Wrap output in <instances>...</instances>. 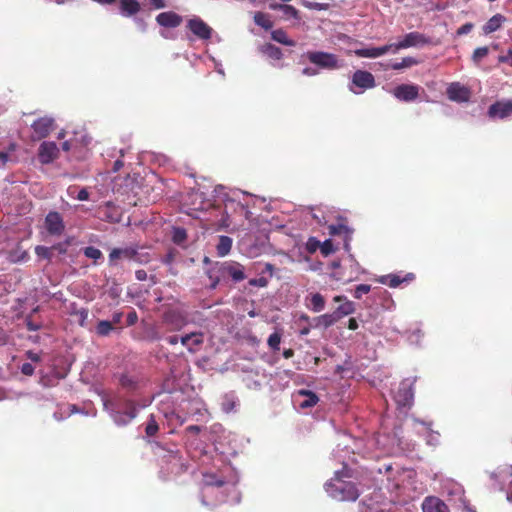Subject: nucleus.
<instances>
[{
	"label": "nucleus",
	"mask_w": 512,
	"mask_h": 512,
	"mask_svg": "<svg viewBox=\"0 0 512 512\" xmlns=\"http://www.w3.org/2000/svg\"><path fill=\"white\" fill-rule=\"evenodd\" d=\"M106 410L110 411L113 421L118 426L127 425L136 418L138 410L137 405L130 399H112L104 402Z\"/></svg>",
	"instance_id": "1"
},
{
	"label": "nucleus",
	"mask_w": 512,
	"mask_h": 512,
	"mask_svg": "<svg viewBox=\"0 0 512 512\" xmlns=\"http://www.w3.org/2000/svg\"><path fill=\"white\" fill-rule=\"evenodd\" d=\"M325 490L337 501H356L360 496L357 486L353 482L341 480L338 472L334 479L325 484Z\"/></svg>",
	"instance_id": "2"
},
{
	"label": "nucleus",
	"mask_w": 512,
	"mask_h": 512,
	"mask_svg": "<svg viewBox=\"0 0 512 512\" xmlns=\"http://www.w3.org/2000/svg\"><path fill=\"white\" fill-rule=\"evenodd\" d=\"M122 260L133 261L138 264H147L150 262L151 257L147 252H140L136 246L113 248L108 256V265L110 267H118Z\"/></svg>",
	"instance_id": "3"
},
{
	"label": "nucleus",
	"mask_w": 512,
	"mask_h": 512,
	"mask_svg": "<svg viewBox=\"0 0 512 512\" xmlns=\"http://www.w3.org/2000/svg\"><path fill=\"white\" fill-rule=\"evenodd\" d=\"M307 60L321 69L333 70L339 68L338 57L324 51H308L304 54Z\"/></svg>",
	"instance_id": "4"
},
{
	"label": "nucleus",
	"mask_w": 512,
	"mask_h": 512,
	"mask_svg": "<svg viewBox=\"0 0 512 512\" xmlns=\"http://www.w3.org/2000/svg\"><path fill=\"white\" fill-rule=\"evenodd\" d=\"M415 382H416V377L406 378L400 382L398 389L394 395V399L399 406L407 407L412 404L413 399H414L413 387H414Z\"/></svg>",
	"instance_id": "5"
},
{
	"label": "nucleus",
	"mask_w": 512,
	"mask_h": 512,
	"mask_svg": "<svg viewBox=\"0 0 512 512\" xmlns=\"http://www.w3.org/2000/svg\"><path fill=\"white\" fill-rule=\"evenodd\" d=\"M162 323L171 332L182 330L188 323L184 312L177 309H168L162 315Z\"/></svg>",
	"instance_id": "6"
},
{
	"label": "nucleus",
	"mask_w": 512,
	"mask_h": 512,
	"mask_svg": "<svg viewBox=\"0 0 512 512\" xmlns=\"http://www.w3.org/2000/svg\"><path fill=\"white\" fill-rule=\"evenodd\" d=\"M223 279L231 278L234 282H240L246 278L244 267L238 262L225 261L216 266Z\"/></svg>",
	"instance_id": "7"
},
{
	"label": "nucleus",
	"mask_w": 512,
	"mask_h": 512,
	"mask_svg": "<svg viewBox=\"0 0 512 512\" xmlns=\"http://www.w3.org/2000/svg\"><path fill=\"white\" fill-rule=\"evenodd\" d=\"M44 228L48 235L60 237L65 231L63 216L57 211H50L45 216Z\"/></svg>",
	"instance_id": "8"
},
{
	"label": "nucleus",
	"mask_w": 512,
	"mask_h": 512,
	"mask_svg": "<svg viewBox=\"0 0 512 512\" xmlns=\"http://www.w3.org/2000/svg\"><path fill=\"white\" fill-rule=\"evenodd\" d=\"M352 84L360 89L357 91L350 87V90L355 94H359L366 89L374 88L376 85L373 74L364 70H357L354 72L352 76Z\"/></svg>",
	"instance_id": "9"
},
{
	"label": "nucleus",
	"mask_w": 512,
	"mask_h": 512,
	"mask_svg": "<svg viewBox=\"0 0 512 512\" xmlns=\"http://www.w3.org/2000/svg\"><path fill=\"white\" fill-rule=\"evenodd\" d=\"M429 40L419 32H410L404 36V38L397 42L391 43L393 52H396L401 49H406L409 47H414L418 45L428 44Z\"/></svg>",
	"instance_id": "10"
},
{
	"label": "nucleus",
	"mask_w": 512,
	"mask_h": 512,
	"mask_svg": "<svg viewBox=\"0 0 512 512\" xmlns=\"http://www.w3.org/2000/svg\"><path fill=\"white\" fill-rule=\"evenodd\" d=\"M187 28L201 40H209L212 37L213 29L199 17L189 19Z\"/></svg>",
	"instance_id": "11"
},
{
	"label": "nucleus",
	"mask_w": 512,
	"mask_h": 512,
	"mask_svg": "<svg viewBox=\"0 0 512 512\" xmlns=\"http://www.w3.org/2000/svg\"><path fill=\"white\" fill-rule=\"evenodd\" d=\"M421 87L415 84H400L393 90V95L400 101L412 102L419 97Z\"/></svg>",
	"instance_id": "12"
},
{
	"label": "nucleus",
	"mask_w": 512,
	"mask_h": 512,
	"mask_svg": "<svg viewBox=\"0 0 512 512\" xmlns=\"http://www.w3.org/2000/svg\"><path fill=\"white\" fill-rule=\"evenodd\" d=\"M55 123L54 119L48 116H44L35 120L31 127L33 129V133L35 134L37 139L46 138L50 132L54 129Z\"/></svg>",
	"instance_id": "13"
},
{
	"label": "nucleus",
	"mask_w": 512,
	"mask_h": 512,
	"mask_svg": "<svg viewBox=\"0 0 512 512\" xmlns=\"http://www.w3.org/2000/svg\"><path fill=\"white\" fill-rule=\"evenodd\" d=\"M59 154V149L55 142L45 141L38 149V159L42 164L53 162Z\"/></svg>",
	"instance_id": "14"
},
{
	"label": "nucleus",
	"mask_w": 512,
	"mask_h": 512,
	"mask_svg": "<svg viewBox=\"0 0 512 512\" xmlns=\"http://www.w3.org/2000/svg\"><path fill=\"white\" fill-rule=\"evenodd\" d=\"M180 342L190 353H196L204 343V333L202 331L187 333L180 338Z\"/></svg>",
	"instance_id": "15"
},
{
	"label": "nucleus",
	"mask_w": 512,
	"mask_h": 512,
	"mask_svg": "<svg viewBox=\"0 0 512 512\" xmlns=\"http://www.w3.org/2000/svg\"><path fill=\"white\" fill-rule=\"evenodd\" d=\"M512 114V101H497L493 103L488 109L490 118L504 119Z\"/></svg>",
	"instance_id": "16"
},
{
	"label": "nucleus",
	"mask_w": 512,
	"mask_h": 512,
	"mask_svg": "<svg viewBox=\"0 0 512 512\" xmlns=\"http://www.w3.org/2000/svg\"><path fill=\"white\" fill-rule=\"evenodd\" d=\"M156 22L164 28H176L183 22V17L176 12H162L156 16Z\"/></svg>",
	"instance_id": "17"
},
{
	"label": "nucleus",
	"mask_w": 512,
	"mask_h": 512,
	"mask_svg": "<svg viewBox=\"0 0 512 512\" xmlns=\"http://www.w3.org/2000/svg\"><path fill=\"white\" fill-rule=\"evenodd\" d=\"M333 301L335 303H340V305L334 310V313L339 319L353 314L356 310L354 302L348 300V298L344 295L334 296Z\"/></svg>",
	"instance_id": "18"
},
{
	"label": "nucleus",
	"mask_w": 512,
	"mask_h": 512,
	"mask_svg": "<svg viewBox=\"0 0 512 512\" xmlns=\"http://www.w3.org/2000/svg\"><path fill=\"white\" fill-rule=\"evenodd\" d=\"M167 463L171 464V471L175 474H181L187 471L188 463L183 459L178 450L169 451L165 456Z\"/></svg>",
	"instance_id": "19"
},
{
	"label": "nucleus",
	"mask_w": 512,
	"mask_h": 512,
	"mask_svg": "<svg viewBox=\"0 0 512 512\" xmlns=\"http://www.w3.org/2000/svg\"><path fill=\"white\" fill-rule=\"evenodd\" d=\"M470 95L469 89L459 83H452L447 88V96L452 101L467 102Z\"/></svg>",
	"instance_id": "20"
},
{
	"label": "nucleus",
	"mask_w": 512,
	"mask_h": 512,
	"mask_svg": "<svg viewBox=\"0 0 512 512\" xmlns=\"http://www.w3.org/2000/svg\"><path fill=\"white\" fill-rule=\"evenodd\" d=\"M390 50H392L391 44H386L381 47H368L356 49L354 50V53L357 57L361 58H378L382 55H385Z\"/></svg>",
	"instance_id": "21"
},
{
	"label": "nucleus",
	"mask_w": 512,
	"mask_h": 512,
	"mask_svg": "<svg viewBox=\"0 0 512 512\" xmlns=\"http://www.w3.org/2000/svg\"><path fill=\"white\" fill-rule=\"evenodd\" d=\"M225 484V481L222 478H218L214 473H204L202 479V497L201 503L205 506H208V502L205 498V490L210 487H222Z\"/></svg>",
	"instance_id": "22"
},
{
	"label": "nucleus",
	"mask_w": 512,
	"mask_h": 512,
	"mask_svg": "<svg viewBox=\"0 0 512 512\" xmlns=\"http://www.w3.org/2000/svg\"><path fill=\"white\" fill-rule=\"evenodd\" d=\"M423 512H450L446 503L438 497H426L422 503Z\"/></svg>",
	"instance_id": "23"
},
{
	"label": "nucleus",
	"mask_w": 512,
	"mask_h": 512,
	"mask_svg": "<svg viewBox=\"0 0 512 512\" xmlns=\"http://www.w3.org/2000/svg\"><path fill=\"white\" fill-rule=\"evenodd\" d=\"M415 275L413 273H408L404 277H401L397 274H388L383 275L378 279V282L384 285L389 286L390 288H396L400 286L403 282H409L414 280Z\"/></svg>",
	"instance_id": "24"
},
{
	"label": "nucleus",
	"mask_w": 512,
	"mask_h": 512,
	"mask_svg": "<svg viewBox=\"0 0 512 512\" xmlns=\"http://www.w3.org/2000/svg\"><path fill=\"white\" fill-rule=\"evenodd\" d=\"M507 21V18L500 14V13H497L495 15H493L483 26H482V32L483 34L485 35H489L493 32H496L497 30H499L502 25Z\"/></svg>",
	"instance_id": "25"
},
{
	"label": "nucleus",
	"mask_w": 512,
	"mask_h": 512,
	"mask_svg": "<svg viewBox=\"0 0 512 512\" xmlns=\"http://www.w3.org/2000/svg\"><path fill=\"white\" fill-rule=\"evenodd\" d=\"M339 320L340 319L337 317L334 311L332 313H325L313 319V327H322L327 329L336 324Z\"/></svg>",
	"instance_id": "26"
},
{
	"label": "nucleus",
	"mask_w": 512,
	"mask_h": 512,
	"mask_svg": "<svg viewBox=\"0 0 512 512\" xmlns=\"http://www.w3.org/2000/svg\"><path fill=\"white\" fill-rule=\"evenodd\" d=\"M298 396L304 397V399L301 402H299V407L301 409L314 407L319 401L318 396L310 390H299Z\"/></svg>",
	"instance_id": "27"
},
{
	"label": "nucleus",
	"mask_w": 512,
	"mask_h": 512,
	"mask_svg": "<svg viewBox=\"0 0 512 512\" xmlns=\"http://www.w3.org/2000/svg\"><path fill=\"white\" fill-rule=\"evenodd\" d=\"M140 9V3L137 0H120V10L124 16H133L137 14Z\"/></svg>",
	"instance_id": "28"
},
{
	"label": "nucleus",
	"mask_w": 512,
	"mask_h": 512,
	"mask_svg": "<svg viewBox=\"0 0 512 512\" xmlns=\"http://www.w3.org/2000/svg\"><path fill=\"white\" fill-rule=\"evenodd\" d=\"M259 51L263 55H265L268 58L273 59V60H281L283 57L282 50L279 47H277L271 43H265V44L261 45L259 47Z\"/></svg>",
	"instance_id": "29"
},
{
	"label": "nucleus",
	"mask_w": 512,
	"mask_h": 512,
	"mask_svg": "<svg viewBox=\"0 0 512 512\" xmlns=\"http://www.w3.org/2000/svg\"><path fill=\"white\" fill-rule=\"evenodd\" d=\"M307 300H309V304H307V307L310 308L313 312H321L325 308V298L320 293H312L309 297H307Z\"/></svg>",
	"instance_id": "30"
},
{
	"label": "nucleus",
	"mask_w": 512,
	"mask_h": 512,
	"mask_svg": "<svg viewBox=\"0 0 512 512\" xmlns=\"http://www.w3.org/2000/svg\"><path fill=\"white\" fill-rule=\"evenodd\" d=\"M418 61L413 57H404L401 62H395L392 64H381L384 70L393 69V70H401L404 68H409L411 66L417 65Z\"/></svg>",
	"instance_id": "31"
},
{
	"label": "nucleus",
	"mask_w": 512,
	"mask_h": 512,
	"mask_svg": "<svg viewBox=\"0 0 512 512\" xmlns=\"http://www.w3.org/2000/svg\"><path fill=\"white\" fill-rule=\"evenodd\" d=\"M329 229V234L332 235V236H336V235H343L344 238H345V246L347 247L348 244H347V241L350 240L351 238V235H352V230L344 225V224H336V225H330L328 227Z\"/></svg>",
	"instance_id": "32"
},
{
	"label": "nucleus",
	"mask_w": 512,
	"mask_h": 512,
	"mask_svg": "<svg viewBox=\"0 0 512 512\" xmlns=\"http://www.w3.org/2000/svg\"><path fill=\"white\" fill-rule=\"evenodd\" d=\"M233 241L228 236H220L218 244L216 246L217 255L220 257H224L228 255L231 251Z\"/></svg>",
	"instance_id": "33"
},
{
	"label": "nucleus",
	"mask_w": 512,
	"mask_h": 512,
	"mask_svg": "<svg viewBox=\"0 0 512 512\" xmlns=\"http://www.w3.org/2000/svg\"><path fill=\"white\" fill-rule=\"evenodd\" d=\"M271 38L272 40L286 45V46H295L296 42L292 39H290L287 35V33L283 29H276L271 32Z\"/></svg>",
	"instance_id": "34"
},
{
	"label": "nucleus",
	"mask_w": 512,
	"mask_h": 512,
	"mask_svg": "<svg viewBox=\"0 0 512 512\" xmlns=\"http://www.w3.org/2000/svg\"><path fill=\"white\" fill-rule=\"evenodd\" d=\"M253 18L254 22L265 30H270L273 27L270 16L264 12H256Z\"/></svg>",
	"instance_id": "35"
},
{
	"label": "nucleus",
	"mask_w": 512,
	"mask_h": 512,
	"mask_svg": "<svg viewBox=\"0 0 512 512\" xmlns=\"http://www.w3.org/2000/svg\"><path fill=\"white\" fill-rule=\"evenodd\" d=\"M159 431V425L155 419V416L151 414L145 427V433L149 437L155 436Z\"/></svg>",
	"instance_id": "36"
},
{
	"label": "nucleus",
	"mask_w": 512,
	"mask_h": 512,
	"mask_svg": "<svg viewBox=\"0 0 512 512\" xmlns=\"http://www.w3.org/2000/svg\"><path fill=\"white\" fill-rule=\"evenodd\" d=\"M114 329L112 323L107 320H101L96 326V332L99 336H108Z\"/></svg>",
	"instance_id": "37"
},
{
	"label": "nucleus",
	"mask_w": 512,
	"mask_h": 512,
	"mask_svg": "<svg viewBox=\"0 0 512 512\" xmlns=\"http://www.w3.org/2000/svg\"><path fill=\"white\" fill-rule=\"evenodd\" d=\"M488 54H489V47H487V46L478 47L473 51L471 59L475 64H479L482 61V59L485 58Z\"/></svg>",
	"instance_id": "38"
},
{
	"label": "nucleus",
	"mask_w": 512,
	"mask_h": 512,
	"mask_svg": "<svg viewBox=\"0 0 512 512\" xmlns=\"http://www.w3.org/2000/svg\"><path fill=\"white\" fill-rule=\"evenodd\" d=\"M281 337L282 335L278 331L269 336L267 343L271 350L278 351L280 349Z\"/></svg>",
	"instance_id": "39"
},
{
	"label": "nucleus",
	"mask_w": 512,
	"mask_h": 512,
	"mask_svg": "<svg viewBox=\"0 0 512 512\" xmlns=\"http://www.w3.org/2000/svg\"><path fill=\"white\" fill-rule=\"evenodd\" d=\"M83 253L87 258L93 259L95 262L103 257L102 252L93 246L85 247Z\"/></svg>",
	"instance_id": "40"
},
{
	"label": "nucleus",
	"mask_w": 512,
	"mask_h": 512,
	"mask_svg": "<svg viewBox=\"0 0 512 512\" xmlns=\"http://www.w3.org/2000/svg\"><path fill=\"white\" fill-rule=\"evenodd\" d=\"M172 239L174 243L182 244L187 239L186 230L183 228H174Z\"/></svg>",
	"instance_id": "41"
},
{
	"label": "nucleus",
	"mask_w": 512,
	"mask_h": 512,
	"mask_svg": "<svg viewBox=\"0 0 512 512\" xmlns=\"http://www.w3.org/2000/svg\"><path fill=\"white\" fill-rule=\"evenodd\" d=\"M51 249L52 248L38 245L35 247V254L39 258L50 260L52 257Z\"/></svg>",
	"instance_id": "42"
},
{
	"label": "nucleus",
	"mask_w": 512,
	"mask_h": 512,
	"mask_svg": "<svg viewBox=\"0 0 512 512\" xmlns=\"http://www.w3.org/2000/svg\"><path fill=\"white\" fill-rule=\"evenodd\" d=\"M279 10L283 11L286 16L299 19V11L292 5L284 4V6H279Z\"/></svg>",
	"instance_id": "43"
},
{
	"label": "nucleus",
	"mask_w": 512,
	"mask_h": 512,
	"mask_svg": "<svg viewBox=\"0 0 512 512\" xmlns=\"http://www.w3.org/2000/svg\"><path fill=\"white\" fill-rule=\"evenodd\" d=\"M209 278L212 281L210 285L212 289H215L219 282L223 279L216 267L209 271Z\"/></svg>",
	"instance_id": "44"
},
{
	"label": "nucleus",
	"mask_w": 512,
	"mask_h": 512,
	"mask_svg": "<svg viewBox=\"0 0 512 512\" xmlns=\"http://www.w3.org/2000/svg\"><path fill=\"white\" fill-rule=\"evenodd\" d=\"M321 247V242L315 237H310L306 243V250L309 253H315Z\"/></svg>",
	"instance_id": "45"
},
{
	"label": "nucleus",
	"mask_w": 512,
	"mask_h": 512,
	"mask_svg": "<svg viewBox=\"0 0 512 512\" xmlns=\"http://www.w3.org/2000/svg\"><path fill=\"white\" fill-rule=\"evenodd\" d=\"M370 291H371V285L360 284V285L356 286L353 295L356 299H361L362 295L368 294Z\"/></svg>",
	"instance_id": "46"
},
{
	"label": "nucleus",
	"mask_w": 512,
	"mask_h": 512,
	"mask_svg": "<svg viewBox=\"0 0 512 512\" xmlns=\"http://www.w3.org/2000/svg\"><path fill=\"white\" fill-rule=\"evenodd\" d=\"M236 406V401L233 397L225 396L222 402V409L225 412H231Z\"/></svg>",
	"instance_id": "47"
},
{
	"label": "nucleus",
	"mask_w": 512,
	"mask_h": 512,
	"mask_svg": "<svg viewBox=\"0 0 512 512\" xmlns=\"http://www.w3.org/2000/svg\"><path fill=\"white\" fill-rule=\"evenodd\" d=\"M320 251L323 256H328L335 251L331 240H325L321 243Z\"/></svg>",
	"instance_id": "48"
},
{
	"label": "nucleus",
	"mask_w": 512,
	"mask_h": 512,
	"mask_svg": "<svg viewBox=\"0 0 512 512\" xmlns=\"http://www.w3.org/2000/svg\"><path fill=\"white\" fill-rule=\"evenodd\" d=\"M120 384L122 387L127 389H134L136 387V381L128 375H122L120 378Z\"/></svg>",
	"instance_id": "49"
},
{
	"label": "nucleus",
	"mask_w": 512,
	"mask_h": 512,
	"mask_svg": "<svg viewBox=\"0 0 512 512\" xmlns=\"http://www.w3.org/2000/svg\"><path fill=\"white\" fill-rule=\"evenodd\" d=\"M267 284H268V281L264 277L253 278V279L249 280V285H251V286L265 287V286H267Z\"/></svg>",
	"instance_id": "50"
},
{
	"label": "nucleus",
	"mask_w": 512,
	"mask_h": 512,
	"mask_svg": "<svg viewBox=\"0 0 512 512\" xmlns=\"http://www.w3.org/2000/svg\"><path fill=\"white\" fill-rule=\"evenodd\" d=\"M34 371H35V368L31 363L27 362L21 366V372H22V374H24L26 376H32L34 374Z\"/></svg>",
	"instance_id": "51"
},
{
	"label": "nucleus",
	"mask_w": 512,
	"mask_h": 512,
	"mask_svg": "<svg viewBox=\"0 0 512 512\" xmlns=\"http://www.w3.org/2000/svg\"><path fill=\"white\" fill-rule=\"evenodd\" d=\"M473 27H474L473 23H471V22L465 23L464 25H462L461 27L458 28L457 35L468 34L471 32Z\"/></svg>",
	"instance_id": "52"
},
{
	"label": "nucleus",
	"mask_w": 512,
	"mask_h": 512,
	"mask_svg": "<svg viewBox=\"0 0 512 512\" xmlns=\"http://www.w3.org/2000/svg\"><path fill=\"white\" fill-rule=\"evenodd\" d=\"M137 321H138V315L135 310H132L131 312H129L127 314V317H126L127 326H132V325L136 324Z\"/></svg>",
	"instance_id": "53"
},
{
	"label": "nucleus",
	"mask_w": 512,
	"mask_h": 512,
	"mask_svg": "<svg viewBox=\"0 0 512 512\" xmlns=\"http://www.w3.org/2000/svg\"><path fill=\"white\" fill-rule=\"evenodd\" d=\"M25 355H26V357H27L29 360H31V361H33V362H40V361H41V356H40V354L35 353V352H33L32 350H28V351H26Z\"/></svg>",
	"instance_id": "54"
},
{
	"label": "nucleus",
	"mask_w": 512,
	"mask_h": 512,
	"mask_svg": "<svg viewBox=\"0 0 512 512\" xmlns=\"http://www.w3.org/2000/svg\"><path fill=\"white\" fill-rule=\"evenodd\" d=\"M439 434L436 432H429L427 442L431 445H436L438 443Z\"/></svg>",
	"instance_id": "55"
},
{
	"label": "nucleus",
	"mask_w": 512,
	"mask_h": 512,
	"mask_svg": "<svg viewBox=\"0 0 512 512\" xmlns=\"http://www.w3.org/2000/svg\"><path fill=\"white\" fill-rule=\"evenodd\" d=\"M76 198H77L78 200H80V201H86V200H88V199H89V192H88V190H87L86 188H82V189L78 192V194H77Z\"/></svg>",
	"instance_id": "56"
},
{
	"label": "nucleus",
	"mask_w": 512,
	"mask_h": 512,
	"mask_svg": "<svg viewBox=\"0 0 512 512\" xmlns=\"http://www.w3.org/2000/svg\"><path fill=\"white\" fill-rule=\"evenodd\" d=\"M26 327L29 331H38L41 328L40 324L34 323L30 319L26 320Z\"/></svg>",
	"instance_id": "57"
},
{
	"label": "nucleus",
	"mask_w": 512,
	"mask_h": 512,
	"mask_svg": "<svg viewBox=\"0 0 512 512\" xmlns=\"http://www.w3.org/2000/svg\"><path fill=\"white\" fill-rule=\"evenodd\" d=\"M70 243H71V242H70V240L68 239V240H66V241H65V243H64V244L59 243V244L54 245V246L52 247V249H56V250H58L60 253H65V252H66V247H67L68 245H70Z\"/></svg>",
	"instance_id": "58"
},
{
	"label": "nucleus",
	"mask_w": 512,
	"mask_h": 512,
	"mask_svg": "<svg viewBox=\"0 0 512 512\" xmlns=\"http://www.w3.org/2000/svg\"><path fill=\"white\" fill-rule=\"evenodd\" d=\"M498 61L500 63H506V62H509L510 65L512 66V50L510 49L508 51V54L506 56H499L498 58Z\"/></svg>",
	"instance_id": "59"
},
{
	"label": "nucleus",
	"mask_w": 512,
	"mask_h": 512,
	"mask_svg": "<svg viewBox=\"0 0 512 512\" xmlns=\"http://www.w3.org/2000/svg\"><path fill=\"white\" fill-rule=\"evenodd\" d=\"M135 277L138 281H145L147 279V272L143 269L136 270Z\"/></svg>",
	"instance_id": "60"
},
{
	"label": "nucleus",
	"mask_w": 512,
	"mask_h": 512,
	"mask_svg": "<svg viewBox=\"0 0 512 512\" xmlns=\"http://www.w3.org/2000/svg\"><path fill=\"white\" fill-rule=\"evenodd\" d=\"M302 74L303 75H306V76H315L318 74V71L317 69L315 68H311V67H305L303 70H302Z\"/></svg>",
	"instance_id": "61"
},
{
	"label": "nucleus",
	"mask_w": 512,
	"mask_h": 512,
	"mask_svg": "<svg viewBox=\"0 0 512 512\" xmlns=\"http://www.w3.org/2000/svg\"><path fill=\"white\" fill-rule=\"evenodd\" d=\"M150 2L156 9H161L166 6L164 0H150Z\"/></svg>",
	"instance_id": "62"
},
{
	"label": "nucleus",
	"mask_w": 512,
	"mask_h": 512,
	"mask_svg": "<svg viewBox=\"0 0 512 512\" xmlns=\"http://www.w3.org/2000/svg\"><path fill=\"white\" fill-rule=\"evenodd\" d=\"M123 314L121 312L114 313L112 316V321H110L113 324H119L121 322Z\"/></svg>",
	"instance_id": "63"
},
{
	"label": "nucleus",
	"mask_w": 512,
	"mask_h": 512,
	"mask_svg": "<svg viewBox=\"0 0 512 512\" xmlns=\"http://www.w3.org/2000/svg\"><path fill=\"white\" fill-rule=\"evenodd\" d=\"M358 322L355 318H350L348 321V328L350 330H356L358 328Z\"/></svg>",
	"instance_id": "64"
}]
</instances>
